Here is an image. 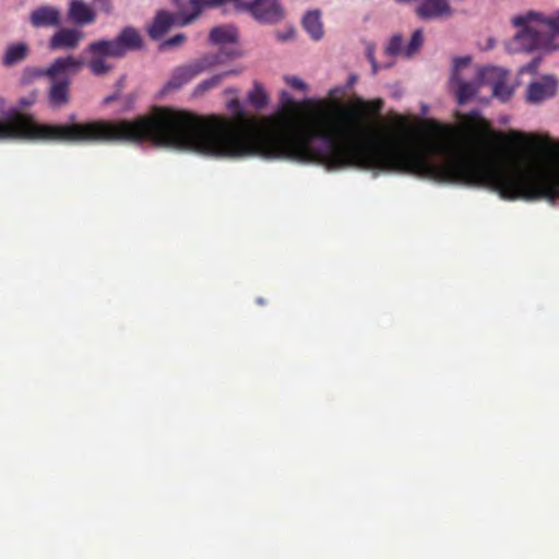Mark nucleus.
<instances>
[{"instance_id": "obj_11", "label": "nucleus", "mask_w": 559, "mask_h": 559, "mask_svg": "<svg viewBox=\"0 0 559 559\" xmlns=\"http://www.w3.org/2000/svg\"><path fill=\"white\" fill-rule=\"evenodd\" d=\"M454 13L450 0H419L416 14L421 20L448 19Z\"/></svg>"}, {"instance_id": "obj_21", "label": "nucleus", "mask_w": 559, "mask_h": 559, "mask_svg": "<svg viewBox=\"0 0 559 559\" xmlns=\"http://www.w3.org/2000/svg\"><path fill=\"white\" fill-rule=\"evenodd\" d=\"M248 102L255 108L262 109L269 103L267 94L260 82H254L252 88L247 95Z\"/></svg>"}, {"instance_id": "obj_26", "label": "nucleus", "mask_w": 559, "mask_h": 559, "mask_svg": "<svg viewBox=\"0 0 559 559\" xmlns=\"http://www.w3.org/2000/svg\"><path fill=\"white\" fill-rule=\"evenodd\" d=\"M285 82L295 90L307 91L308 85L297 76H285Z\"/></svg>"}, {"instance_id": "obj_4", "label": "nucleus", "mask_w": 559, "mask_h": 559, "mask_svg": "<svg viewBox=\"0 0 559 559\" xmlns=\"http://www.w3.org/2000/svg\"><path fill=\"white\" fill-rule=\"evenodd\" d=\"M84 67V61L74 56L55 59L46 69L39 72L50 80L48 102L52 108H62L70 103V85L72 76Z\"/></svg>"}, {"instance_id": "obj_12", "label": "nucleus", "mask_w": 559, "mask_h": 559, "mask_svg": "<svg viewBox=\"0 0 559 559\" xmlns=\"http://www.w3.org/2000/svg\"><path fill=\"white\" fill-rule=\"evenodd\" d=\"M189 15L190 13H187L185 10H181L178 14L160 11L156 14L152 25L148 27V35L153 39H157L167 33L175 24L185 26L186 24H182V21Z\"/></svg>"}, {"instance_id": "obj_30", "label": "nucleus", "mask_w": 559, "mask_h": 559, "mask_svg": "<svg viewBox=\"0 0 559 559\" xmlns=\"http://www.w3.org/2000/svg\"><path fill=\"white\" fill-rule=\"evenodd\" d=\"M547 20L551 26L552 34L558 36L559 35V13L556 16L547 17Z\"/></svg>"}, {"instance_id": "obj_32", "label": "nucleus", "mask_w": 559, "mask_h": 559, "mask_svg": "<svg viewBox=\"0 0 559 559\" xmlns=\"http://www.w3.org/2000/svg\"><path fill=\"white\" fill-rule=\"evenodd\" d=\"M367 58H368L369 62H373L376 60L374 51H373V48L371 46H369L367 48Z\"/></svg>"}, {"instance_id": "obj_17", "label": "nucleus", "mask_w": 559, "mask_h": 559, "mask_svg": "<svg viewBox=\"0 0 559 559\" xmlns=\"http://www.w3.org/2000/svg\"><path fill=\"white\" fill-rule=\"evenodd\" d=\"M29 46L24 41H16L8 45L2 57L5 67H13L24 61L29 55Z\"/></svg>"}, {"instance_id": "obj_1", "label": "nucleus", "mask_w": 559, "mask_h": 559, "mask_svg": "<svg viewBox=\"0 0 559 559\" xmlns=\"http://www.w3.org/2000/svg\"><path fill=\"white\" fill-rule=\"evenodd\" d=\"M281 109L260 119L239 99L229 116L156 108L151 115L111 122L110 142H148L218 159L259 157L317 164L328 170L358 168L408 174L439 183L483 188L504 200V159L492 154V132L477 111L460 115L462 130L428 122L425 135L400 117L381 132V99L359 96L308 122L302 105L282 91Z\"/></svg>"}, {"instance_id": "obj_24", "label": "nucleus", "mask_w": 559, "mask_h": 559, "mask_svg": "<svg viewBox=\"0 0 559 559\" xmlns=\"http://www.w3.org/2000/svg\"><path fill=\"white\" fill-rule=\"evenodd\" d=\"M509 140L520 146H527L532 142V139L528 135L519 131H511L509 133Z\"/></svg>"}, {"instance_id": "obj_5", "label": "nucleus", "mask_w": 559, "mask_h": 559, "mask_svg": "<svg viewBox=\"0 0 559 559\" xmlns=\"http://www.w3.org/2000/svg\"><path fill=\"white\" fill-rule=\"evenodd\" d=\"M449 86L459 105L466 104L485 86V67L473 63L468 56L455 58Z\"/></svg>"}, {"instance_id": "obj_36", "label": "nucleus", "mask_w": 559, "mask_h": 559, "mask_svg": "<svg viewBox=\"0 0 559 559\" xmlns=\"http://www.w3.org/2000/svg\"><path fill=\"white\" fill-rule=\"evenodd\" d=\"M356 81H357V78L355 75H352L348 80V85L350 86V85L355 84Z\"/></svg>"}, {"instance_id": "obj_34", "label": "nucleus", "mask_w": 559, "mask_h": 559, "mask_svg": "<svg viewBox=\"0 0 559 559\" xmlns=\"http://www.w3.org/2000/svg\"><path fill=\"white\" fill-rule=\"evenodd\" d=\"M341 92H342V88H341V87L332 88V90L330 91V96H331V97H336V95H337L338 93H341Z\"/></svg>"}, {"instance_id": "obj_23", "label": "nucleus", "mask_w": 559, "mask_h": 559, "mask_svg": "<svg viewBox=\"0 0 559 559\" xmlns=\"http://www.w3.org/2000/svg\"><path fill=\"white\" fill-rule=\"evenodd\" d=\"M424 43V36L420 29H416L409 43L405 47L406 58H411L414 53H416Z\"/></svg>"}, {"instance_id": "obj_29", "label": "nucleus", "mask_w": 559, "mask_h": 559, "mask_svg": "<svg viewBox=\"0 0 559 559\" xmlns=\"http://www.w3.org/2000/svg\"><path fill=\"white\" fill-rule=\"evenodd\" d=\"M94 3L104 12L109 13L111 11V0H93Z\"/></svg>"}, {"instance_id": "obj_16", "label": "nucleus", "mask_w": 559, "mask_h": 559, "mask_svg": "<svg viewBox=\"0 0 559 559\" xmlns=\"http://www.w3.org/2000/svg\"><path fill=\"white\" fill-rule=\"evenodd\" d=\"M116 40L123 56L133 50L142 48L143 39L139 31L132 26H127L117 35Z\"/></svg>"}, {"instance_id": "obj_22", "label": "nucleus", "mask_w": 559, "mask_h": 559, "mask_svg": "<svg viewBox=\"0 0 559 559\" xmlns=\"http://www.w3.org/2000/svg\"><path fill=\"white\" fill-rule=\"evenodd\" d=\"M405 47L401 35H394L385 48V55L389 57H404L406 58Z\"/></svg>"}, {"instance_id": "obj_2", "label": "nucleus", "mask_w": 559, "mask_h": 559, "mask_svg": "<svg viewBox=\"0 0 559 559\" xmlns=\"http://www.w3.org/2000/svg\"><path fill=\"white\" fill-rule=\"evenodd\" d=\"M0 141H58L69 143L110 142L112 121L40 124L19 108H4L0 98Z\"/></svg>"}, {"instance_id": "obj_18", "label": "nucleus", "mask_w": 559, "mask_h": 559, "mask_svg": "<svg viewBox=\"0 0 559 559\" xmlns=\"http://www.w3.org/2000/svg\"><path fill=\"white\" fill-rule=\"evenodd\" d=\"M302 26L313 40H320L323 37V24L321 12L319 10L307 11L302 17Z\"/></svg>"}, {"instance_id": "obj_19", "label": "nucleus", "mask_w": 559, "mask_h": 559, "mask_svg": "<svg viewBox=\"0 0 559 559\" xmlns=\"http://www.w3.org/2000/svg\"><path fill=\"white\" fill-rule=\"evenodd\" d=\"M237 38V28L231 25H222L214 27L210 33V40L216 45L235 43Z\"/></svg>"}, {"instance_id": "obj_31", "label": "nucleus", "mask_w": 559, "mask_h": 559, "mask_svg": "<svg viewBox=\"0 0 559 559\" xmlns=\"http://www.w3.org/2000/svg\"><path fill=\"white\" fill-rule=\"evenodd\" d=\"M370 64H371V68H372V74L373 75H376L381 68H389V67H391V63H386L384 66H381V64H379L377 62V60H374L373 62H370Z\"/></svg>"}, {"instance_id": "obj_8", "label": "nucleus", "mask_w": 559, "mask_h": 559, "mask_svg": "<svg viewBox=\"0 0 559 559\" xmlns=\"http://www.w3.org/2000/svg\"><path fill=\"white\" fill-rule=\"evenodd\" d=\"M235 8L249 13L261 24H276L285 17V10L278 0H235Z\"/></svg>"}, {"instance_id": "obj_10", "label": "nucleus", "mask_w": 559, "mask_h": 559, "mask_svg": "<svg viewBox=\"0 0 559 559\" xmlns=\"http://www.w3.org/2000/svg\"><path fill=\"white\" fill-rule=\"evenodd\" d=\"M508 71L503 68L485 67V86H489L491 95L507 102L513 94V87L507 83Z\"/></svg>"}, {"instance_id": "obj_35", "label": "nucleus", "mask_w": 559, "mask_h": 559, "mask_svg": "<svg viewBox=\"0 0 559 559\" xmlns=\"http://www.w3.org/2000/svg\"><path fill=\"white\" fill-rule=\"evenodd\" d=\"M290 36H292V33L284 34V35L278 34V35H277V38H278L280 40H287V39H289V38H290Z\"/></svg>"}, {"instance_id": "obj_14", "label": "nucleus", "mask_w": 559, "mask_h": 559, "mask_svg": "<svg viewBox=\"0 0 559 559\" xmlns=\"http://www.w3.org/2000/svg\"><path fill=\"white\" fill-rule=\"evenodd\" d=\"M84 38L79 28H59L49 39L51 50H73Z\"/></svg>"}, {"instance_id": "obj_9", "label": "nucleus", "mask_w": 559, "mask_h": 559, "mask_svg": "<svg viewBox=\"0 0 559 559\" xmlns=\"http://www.w3.org/2000/svg\"><path fill=\"white\" fill-rule=\"evenodd\" d=\"M557 88V79L552 74H544L527 85L526 99L531 104H540L552 98Z\"/></svg>"}, {"instance_id": "obj_3", "label": "nucleus", "mask_w": 559, "mask_h": 559, "mask_svg": "<svg viewBox=\"0 0 559 559\" xmlns=\"http://www.w3.org/2000/svg\"><path fill=\"white\" fill-rule=\"evenodd\" d=\"M512 22L520 31L508 45L511 52L534 49L554 51L558 49V46L554 44L556 35L552 34L547 17L542 14L528 12L513 17Z\"/></svg>"}, {"instance_id": "obj_27", "label": "nucleus", "mask_w": 559, "mask_h": 559, "mask_svg": "<svg viewBox=\"0 0 559 559\" xmlns=\"http://www.w3.org/2000/svg\"><path fill=\"white\" fill-rule=\"evenodd\" d=\"M539 62H540V59L539 58H535L534 60H532L528 64L524 66L522 69H521V72L522 73H535L536 72V69L538 68L539 66Z\"/></svg>"}, {"instance_id": "obj_15", "label": "nucleus", "mask_w": 559, "mask_h": 559, "mask_svg": "<svg viewBox=\"0 0 559 559\" xmlns=\"http://www.w3.org/2000/svg\"><path fill=\"white\" fill-rule=\"evenodd\" d=\"M68 17L76 25H88L95 22L94 9L83 0H70Z\"/></svg>"}, {"instance_id": "obj_28", "label": "nucleus", "mask_w": 559, "mask_h": 559, "mask_svg": "<svg viewBox=\"0 0 559 559\" xmlns=\"http://www.w3.org/2000/svg\"><path fill=\"white\" fill-rule=\"evenodd\" d=\"M539 62H540V59L539 58H535L534 60H532L528 64L524 66L522 69H521V72L522 73H535L536 72V69L538 68L539 66Z\"/></svg>"}, {"instance_id": "obj_13", "label": "nucleus", "mask_w": 559, "mask_h": 559, "mask_svg": "<svg viewBox=\"0 0 559 559\" xmlns=\"http://www.w3.org/2000/svg\"><path fill=\"white\" fill-rule=\"evenodd\" d=\"M29 23L35 28L59 27L61 11L52 5L37 7L29 13Z\"/></svg>"}, {"instance_id": "obj_7", "label": "nucleus", "mask_w": 559, "mask_h": 559, "mask_svg": "<svg viewBox=\"0 0 559 559\" xmlns=\"http://www.w3.org/2000/svg\"><path fill=\"white\" fill-rule=\"evenodd\" d=\"M86 52L91 55L87 66L91 72L97 76L105 75L112 69L106 58L123 57L116 38L93 41L86 47Z\"/></svg>"}, {"instance_id": "obj_25", "label": "nucleus", "mask_w": 559, "mask_h": 559, "mask_svg": "<svg viewBox=\"0 0 559 559\" xmlns=\"http://www.w3.org/2000/svg\"><path fill=\"white\" fill-rule=\"evenodd\" d=\"M185 39H186V37H185L183 34H177V35L168 38L164 43H162L160 49H166V48L179 46V45H181L185 41Z\"/></svg>"}, {"instance_id": "obj_37", "label": "nucleus", "mask_w": 559, "mask_h": 559, "mask_svg": "<svg viewBox=\"0 0 559 559\" xmlns=\"http://www.w3.org/2000/svg\"><path fill=\"white\" fill-rule=\"evenodd\" d=\"M116 99V95H111V96H108L105 98V103H110V102H114Z\"/></svg>"}, {"instance_id": "obj_20", "label": "nucleus", "mask_w": 559, "mask_h": 559, "mask_svg": "<svg viewBox=\"0 0 559 559\" xmlns=\"http://www.w3.org/2000/svg\"><path fill=\"white\" fill-rule=\"evenodd\" d=\"M239 73H240L239 70L234 69V70H228V71L215 74V75L211 76L210 79H206V80L200 82L194 88V95H197V96L202 95L206 91L217 87L223 82V80L225 78L230 76V75H237Z\"/></svg>"}, {"instance_id": "obj_38", "label": "nucleus", "mask_w": 559, "mask_h": 559, "mask_svg": "<svg viewBox=\"0 0 559 559\" xmlns=\"http://www.w3.org/2000/svg\"><path fill=\"white\" fill-rule=\"evenodd\" d=\"M257 302H258L259 305H263V304H264V300H263L262 298H258V299H257Z\"/></svg>"}, {"instance_id": "obj_33", "label": "nucleus", "mask_w": 559, "mask_h": 559, "mask_svg": "<svg viewBox=\"0 0 559 559\" xmlns=\"http://www.w3.org/2000/svg\"><path fill=\"white\" fill-rule=\"evenodd\" d=\"M33 103H34V100H33V99H26V98H22V99H21V105H22V107L31 106Z\"/></svg>"}, {"instance_id": "obj_6", "label": "nucleus", "mask_w": 559, "mask_h": 559, "mask_svg": "<svg viewBox=\"0 0 559 559\" xmlns=\"http://www.w3.org/2000/svg\"><path fill=\"white\" fill-rule=\"evenodd\" d=\"M235 53L221 50L217 53L206 55L189 64L178 67L174 70L170 79L164 85L162 93L180 90L199 74L214 68L217 64L233 58Z\"/></svg>"}]
</instances>
